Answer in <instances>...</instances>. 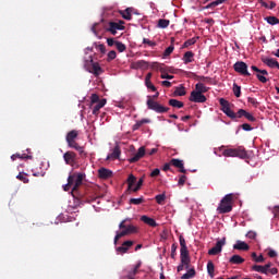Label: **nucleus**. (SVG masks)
<instances>
[{
	"instance_id": "nucleus-1",
	"label": "nucleus",
	"mask_w": 279,
	"mask_h": 279,
	"mask_svg": "<svg viewBox=\"0 0 279 279\" xmlns=\"http://www.w3.org/2000/svg\"><path fill=\"white\" fill-rule=\"evenodd\" d=\"M219 104L221 106L220 110L223 112V114L233 121H236V119H243V117L247 119V121H251V123L256 121V118L253 117L252 113L245 111V109H240L238 112H234V110H232V105L230 101L226 100V98H220Z\"/></svg>"
},
{
	"instance_id": "nucleus-2",
	"label": "nucleus",
	"mask_w": 279,
	"mask_h": 279,
	"mask_svg": "<svg viewBox=\"0 0 279 279\" xmlns=\"http://www.w3.org/2000/svg\"><path fill=\"white\" fill-rule=\"evenodd\" d=\"M86 174L84 172H75L68 178V183L63 185V191H77L82 182H84Z\"/></svg>"
},
{
	"instance_id": "nucleus-3",
	"label": "nucleus",
	"mask_w": 279,
	"mask_h": 279,
	"mask_svg": "<svg viewBox=\"0 0 279 279\" xmlns=\"http://www.w3.org/2000/svg\"><path fill=\"white\" fill-rule=\"evenodd\" d=\"M119 228L122 231H120V232L117 231L116 236H114V245H117V242L122 236H128V234H136V232H138V227H136L134 225L125 226V220H122L120 222Z\"/></svg>"
},
{
	"instance_id": "nucleus-4",
	"label": "nucleus",
	"mask_w": 279,
	"mask_h": 279,
	"mask_svg": "<svg viewBox=\"0 0 279 279\" xmlns=\"http://www.w3.org/2000/svg\"><path fill=\"white\" fill-rule=\"evenodd\" d=\"M77 136H80V132H77L76 130H72L66 134L65 141L68 143V147L75 149L82 156V154H84V147L80 146V144L75 142Z\"/></svg>"
},
{
	"instance_id": "nucleus-5",
	"label": "nucleus",
	"mask_w": 279,
	"mask_h": 279,
	"mask_svg": "<svg viewBox=\"0 0 279 279\" xmlns=\"http://www.w3.org/2000/svg\"><path fill=\"white\" fill-rule=\"evenodd\" d=\"M232 199H233L232 194L225 195L217 207V213L219 215H226L228 213H232Z\"/></svg>"
},
{
	"instance_id": "nucleus-6",
	"label": "nucleus",
	"mask_w": 279,
	"mask_h": 279,
	"mask_svg": "<svg viewBox=\"0 0 279 279\" xmlns=\"http://www.w3.org/2000/svg\"><path fill=\"white\" fill-rule=\"evenodd\" d=\"M143 182H145V177H141L136 182V177L132 173L129 174L126 179L129 193H138V191H141V187L143 186Z\"/></svg>"
},
{
	"instance_id": "nucleus-7",
	"label": "nucleus",
	"mask_w": 279,
	"mask_h": 279,
	"mask_svg": "<svg viewBox=\"0 0 279 279\" xmlns=\"http://www.w3.org/2000/svg\"><path fill=\"white\" fill-rule=\"evenodd\" d=\"M106 104V98L99 99V96L97 94H92L89 108L92 109V113L95 114V117L99 114V110L104 108Z\"/></svg>"
},
{
	"instance_id": "nucleus-8",
	"label": "nucleus",
	"mask_w": 279,
	"mask_h": 279,
	"mask_svg": "<svg viewBox=\"0 0 279 279\" xmlns=\"http://www.w3.org/2000/svg\"><path fill=\"white\" fill-rule=\"evenodd\" d=\"M222 156L226 158H247V151H245V148L239 147V148H228L222 150Z\"/></svg>"
},
{
	"instance_id": "nucleus-9",
	"label": "nucleus",
	"mask_w": 279,
	"mask_h": 279,
	"mask_svg": "<svg viewBox=\"0 0 279 279\" xmlns=\"http://www.w3.org/2000/svg\"><path fill=\"white\" fill-rule=\"evenodd\" d=\"M146 106H147L148 110H154V112H157L158 114L169 112V108H167V107L158 104V101H155L154 99H151V96H148Z\"/></svg>"
},
{
	"instance_id": "nucleus-10",
	"label": "nucleus",
	"mask_w": 279,
	"mask_h": 279,
	"mask_svg": "<svg viewBox=\"0 0 279 279\" xmlns=\"http://www.w3.org/2000/svg\"><path fill=\"white\" fill-rule=\"evenodd\" d=\"M223 245H226V238L218 240L216 245L208 251L209 256H217V254H221Z\"/></svg>"
},
{
	"instance_id": "nucleus-11",
	"label": "nucleus",
	"mask_w": 279,
	"mask_h": 279,
	"mask_svg": "<svg viewBox=\"0 0 279 279\" xmlns=\"http://www.w3.org/2000/svg\"><path fill=\"white\" fill-rule=\"evenodd\" d=\"M233 69L236 73H240V75H246L250 77V72L247 71V63L243 61H238L234 63Z\"/></svg>"
},
{
	"instance_id": "nucleus-12",
	"label": "nucleus",
	"mask_w": 279,
	"mask_h": 279,
	"mask_svg": "<svg viewBox=\"0 0 279 279\" xmlns=\"http://www.w3.org/2000/svg\"><path fill=\"white\" fill-rule=\"evenodd\" d=\"M123 29H125V26H124V22H123V21L109 23V32H110L113 36H117V32H123Z\"/></svg>"
},
{
	"instance_id": "nucleus-13",
	"label": "nucleus",
	"mask_w": 279,
	"mask_h": 279,
	"mask_svg": "<svg viewBox=\"0 0 279 279\" xmlns=\"http://www.w3.org/2000/svg\"><path fill=\"white\" fill-rule=\"evenodd\" d=\"M63 160L65 165H69L70 167H75V163L77 162V155L74 151H66L63 155Z\"/></svg>"
},
{
	"instance_id": "nucleus-14",
	"label": "nucleus",
	"mask_w": 279,
	"mask_h": 279,
	"mask_svg": "<svg viewBox=\"0 0 279 279\" xmlns=\"http://www.w3.org/2000/svg\"><path fill=\"white\" fill-rule=\"evenodd\" d=\"M179 242L181 245L180 256H181L183 263H186V256H189V247H186V240H184L183 236H180Z\"/></svg>"
},
{
	"instance_id": "nucleus-15",
	"label": "nucleus",
	"mask_w": 279,
	"mask_h": 279,
	"mask_svg": "<svg viewBox=\"0 0 279 279\" xmlns=\"http://www.w3.org/2000/svg\"><path fill=\"white\" fill-rule=\"evenodd\" d=\"M190 101H193L194 104H204L206 102V96L199 92L193 90L190 96Z\"/></svg>"
},
{
	"instance_id": "nucleus-16",
	"label": "nucleus",
	"mask_w": 279,
	"mask_h": 279,
	"mask_svg": "<svg viewBox=\"0 0 279 279\" xmlns=\"http://www.w3.org/2000/svg\"><path fill=\"white\" fill-rule=\"evenodd\" d=\"M131 69H134L135 71H147V69H149V62L145 60L135 61L131 64Z\"/></svg>"
},
{
	"instance_id": "nucleus-17",
	"label": "nucleus",
	"mask_w": 279,
	"mask_h": 279,
	"mask_svg": "<svg viewBox=\"0 0 279 279\" xmlns=\"http://www.w3.org/2000/svg\"><path fill=\"white\" fill-rule=\"evenodd\" d=\"M132 245H134V241H125L122 243L121 246L116 248V252H118V254H128L130 247H132Z\"/></svg>"
},
{
	"instance_id": "nucleus-18",
	"label": "nucleus",
	"mask_w": 279,
	"mask_h": 279,
	"mask_svg": "<svg viewBox=\"0 0 279 279\" xmlns=\"http://www.w3.org/2000/svg\"><path fill=\"white\" fill-rule=\"evenodd\" d=\"M270 267H271V263H268L265 266L254 265L252 269L253 271H257L258 274H265V276H267V274H269Z\"/></svg>"
},
{
	"instance_id": "nucleus-19",
	"label": "nucleus",
	"mask_w": 279,
	"mask_h": 279,
	"mask_svg": "<svg viewBox=\"0 0 279 279\" xmlns=\"http://www.w3.org/2000/svg\"><path fill=\"white\" fill-rule=\"evenodd\" d=\"M121 158V147L114 146L112 153L107 156V160H119Z\"/></svg>"
},
{
	"instance_id": "nucleus-20",
	"label": "nucleus",
	"mask_w": 279,
	"mask_h": 279,
	"mask_svg": "<svg viewBox=\"0 0 279 279\" xmlns=\"http://www.w3.org/2000/svg\"><path fill=\"white\" fill-rule=\"evenodd\" d=\"M170 165L180 169L181 173H186V169H184V161L181 159H171Z\"/></svg>"
},
{
	"instance_id": "nucleus-21",
	"label": "nucleus",
	"mask_w": 279,
	"mask_h": 279,
	"mask_svg": "<svg viewBox=\"0 0 279 279\" xmlns=\"http://www.w3.org/2000/svg\"><path fill=\"white\" fill-rule=\"evenodd\" d=\"M98 178L101 180H108L109 178H112V171L110 169L100 168L98 170Z\"/></svg>"
},
{
	"instance_id": "nucleus-22",
	"label": "nucleus",
	"mask_w": 279,
	"mask_h": 279,
	"mask_svg": "<svg viewBox=\"0 0 279 279\" xmlns=\"http://www.w3.org/2000/svg\"><path fill=\"white\" fill-rule=\"evenodd\" d=\"M233 250H239L240 252H247V250H250V245L241 240H238L235 244H233Z\"/></svg>"
},
{
	"instance_id": "nucleus-23",
	"label": "nucleus",
	"mask_w": 279,
	"mask_h": 279,
	"mask_svg": "<svg viewBox=\"0 0 279 279\" xmlns=\"http://www.w3.org/2000/svg\"><path fill=\"white\" fill-rule=\"evenodd\" d=\"M92 70H89V73H93L94 75H101L104 73V70H101V65L99 63L94 62L93 59H90Z\"/></svg>"
},
{
	"instance_id": "nucleus-24",
	"label": "nucleus",
	"mask_w": 279,
	"mask_h": 279,
	"mask_svg": "<svg viewBox=\"0 0 279 279\" xmlns=\"http://www.w3.org/2000/svg\"><path fill=\"white\" fill-rule=\"evenodd\" d=\"M145 156V147H140L137 153L129 159V162H138L141 158Z\"/></svg>"
},
{
	"instance_id": "nucleus-25",
	"label": "nucleus",
	"mask_w": 279,
	"mask_h": 279,
	"mask_svg": "<svg viewBox=\"0 0 279 279\" xmlns=\"http://www.w3.org/2000/svg\"><path fill=\"white\" fill-rule=\"evenodd\" d=\"M140 219L143 221V223H146V226H150V228H156L158 226V222H156L154 218H150L146 215L141 216Z\"/></svg>"
},
{
	"instance_id": "nucleus-26",
	"label": "nucleus",
	"mask_w": 279,
	"mask_h": 279,
	"mask_svg": "<svg viewBox=\"0 0 279 279\" xmlns=\"http://www.w3.org/2000/svg\"><path fill=\"white\" fill-rule=\"evenodd\" d=\"M181 258V264L177 267V271H184V267L185 269H189V265H191V257L189 255H186V262H184L182 259V256L180 255Z\"/></svg>"
},
{
	"instance_id": "nucleus-27",
	"label": "nucleus",
	"mask_w": 279,
	"mask_h": 279,
	"mask_svg": "<svg viewBox=\"0 0 279 279\" xmlns=\"http://www.w3.org/2000/svg\"><path fill=\"white\" fill-rule=\"evenodd\" d=\"M264 64H267L270 69H279V63L274 58H266L263 60Z\"/></svg>"
},
{
	"instance_id": "nucleus-28",
	"label": "nucleus",
	"mask_w": 279,
	"mask_h": 279,
	"mask_svg": "<svg viewBox=\"0 0 279 279\" xmlns=\"http://www.w3.org/2000/svg\"><path fill=\"white\" fill-rule=\"evenodd\" d=\"M145 86L146 88L153 90V93H156V86L154 84H151V73L146 74L145 77Z\"/></svg>"
},
{
	"instance_id": "nucleus-29",
	"label": "nucleus",
	"mask_w": 279,
	"mask_h": 279,
	"mask_svg": "<svg viewBox=\"0 0 279 279\" xmlns=\"http://www.w3.org/2000/svg\"><path fill=\"white\" fill-rule=\"evenodd\" d=\"M229 263L231 265H242V263H245V258L241 257V255H233L230 257Z\"/></svg>"
},
{
	"instance_id": "nucleus-30",
	"label": "nucleus",
	"mask_w": 279,
	"mask_h": 279,
	"mask_svg": "<svg viewBox=\"0 0 279 279\" xmlns=\"http://www.w3.org/2000/svg\"><path fill=\"white\" fill-rule=\"evenodd\" d=\"M132 12H134V9L128 8L124 11H121L120 14L125 21H132Z\"/></svg>"
},
{
	"instance_id": "nucleus-31",
	"label": "nucleus",
	"mask_w": 279,
	"mask_h": 279,
	"mask_svg": "<svg viewBox=\"0 0 279 279\" xmlns=\"http://www.w3.org/2000/svg\"><path fill=\"white\" fill-rule=\"evenodd\" d=\"M266 75H268L267 70H260L257 72L256 77L262 82V84H266L267 82Z\"/></svg>"
},
{
	"instance_id": "nucleus-32",
	"label": "nucleus",
	"mask_w": 279,
	"mask_h": 279,
	"mask_svg": "<svg viewBox=\"0 0 279 279\" xmlns=\"http://www.w3.org/2000/svg\"><path fill=\"white\" fill-rule=\"evenodd\" d=\"M141 265H143V263L141 260L137 262V264L134 266L133 270L129 272V275H128L129 279H134V276H136V274H138V269H141Z\"/></svg>"
},
{
	"instance_id": "nucleus-33",
	"label": "nucleus",
	"mask_w": 279,
	"mask_h": 279,
	"mask_svg": "<svg viewBox=\"0 0 279 279\" xmlns=\"http://www.w3.org/2000/svg\"><path fill=\"white\" fill-rule=\"evenodd\" d=\"M207 274L210 278H215V264L213 260L207 263Z\"/></svg>"
},
{
	"instance_id": "nucleus-34",
	"label": "nucleus",
	"mask_w": 279,
	"mask_h": 279,
	"mask_svg": "<svg viewBox=\"0 0 279 279\" xmlns=\"http://www.w3.org/2000/svg\"><path fill=\"white\" fill-rule=\"evenodd\" d=\"M194 53L193 51H187L184 53L183 56V62L184 64H190V62H193V58H194Z\"/></svg>"
},
{
	"instance_id": "nucleus-35",
	"label": "nucleus",
	"mask_w": 279,
	"mask_h": 279,
	"mask_svg": "<svg viewBox=\"0 0 279 279\" xmlns=\"http://www.w3.org/2000/svg\"><path fill=\"white\" fill-rule=\"evenodd\" d=\"M264 21H266L268 25H279V19L276 16H266Z\"/></svg>"
},
{
	"instance_id": "nucleus-36",
	"label": "nucleus",
	"mask_w": 279,
	"mask_h": 279,
	"mask_svg": "<svg viewBox=\"0 0 279 279\" xmlns=\"http://www.w3.org/2000/svg\"><path fill=\"white\" fill-rule=\"evenodd\" d=\"M169 106H172V108H184V102H182L178 99H170Z\"/></svg>"
},
{
	"instance_id": "nucleus-37",
	"label": "nucleus",
	"mask_w": 279,
	"mask_h": 279,
	"mask_svg": "<svg viewBox=\"0 0 279 279\" xmlns=\"http://www.w3.org/2000/svg\"><path fill=\"white\" fill-rule=\"evenodd\" d=\"M196 93H208V87L204 85V83H197L195 85V90Z\"/></svg>"
},
{
	"instance_id": "nucleus-38",
	"label": "nucleus",
	"mask_w": 279,
	"mask_h": 279,
	"mask_svg": "<svg viewBox=\"0 0 279 279\" xmlns=\"http://www.w3.org/2000/svg\"><path fill=\"white\" fill-rule=\"evenodd\" d=\"M170 23L171 22L169 20L160 19L158 21L157 27H159L160 29H167V27H169Z\"/></svg>"
},
{
	"instance_id": "nucleus-39",
	"label": "nucleus",
	"mask_w": 279,
	"mask_h": 279,
	"mask_svg": "<svg viewBox=\"0 0 279 279\" xmlns=\"http://www.w3.org/2000/svg\"><path fill=\"white\" fill-rule=\"evenodd\" d=\"M174 95L177 97H184V95H186V89L184 88V86L180 85L179 87L175 88Z\"/></svg>"
},
{
	"instance_id": "nucleus-40",
	"label": "nucleus",
	"mask_w": 279,
	"mask_h": 279,
	"mask_svg": "<svg viewBox=\"0 0 279 279\" xmlns=\"http://www.w3.org/2000/svg\"><path fill=\"white\" fill-rule=\"evenodd\" d=\"M228 0H216L205 7V10H210V8H217V5H221V3H226Z\"/></svg>"
},
{
	"instance_id": "nucleus-41",
	"label": "nucleus",
	"mask_w": 279,
	"mask_h": 279,
	"mask_svg": "<svg viewBox=\"0 0 279 279\" xmlns=\"http://www.w3.org/2000/svg\"><path fill=\"white\" fill-rule=\"evenodd\" d=\"M260 5L263 7V8H266L267 10H274V8H276V2H270V3H267V2H265V1H263V0H260Z\"/></svg>"
},
{
	"instance_id": "nucleus-42",
	"label": "nucleus",
	"mask_w": 279,
	"mask_h": 279,
	"mask_svg": "<svg viewBox=\"0 0 279 279\" xmlns=\"http://www.w3.org/2000/svg\"><path fill=\"white\" fill-rule=\"evenodd\" d=\"M155 199H156L157 204L162 205L165 203V201L167 199V195L165 193L156 195Z\"/></svg>"
},
{
	"instance_id": "nucleus-43",
	"label": "nucleus",
	"mask_w": 279,
	"mask_h": 279,
	"mask_svg": "<svg viewBox=\"0 0 279 279\" xmlns=\"http://www.w3.org/2000/svg\"><path fill=\"white\" fill-rule=\"evenodd\" d=\"M116 48L118 49V51L120 53H123V51H125V49H128V47H125V44H123L121 41H116Z\"/></svg>"
},
{
	"instance_id": "nucleus-44",
	"label": "nucleus",
	"mask_w": 279,
	"mask_h": 279,
	"mask_svg": "<svg viewBox=\"0 0 279 279\" xmlns=\"http://www.w3.org/2000/svg\"><path fill=\"white\" fill-rule=\"evenodd\" d=\"M184 278H195V268H190L183 275Z\"/></svg>"
},
{
	"instance_id": "nucleus-45",
	"label": "nucleus",
	"mask_w": 279,
	"mask_h": 279,
	"mask_svg": "<svg viewBox=\"0 0 279 279\" xmlns=\"http://www.w3.org/2000/svg\"><path fill=\"white\" fill-rule=\"evenodd\" d=\"M16 179L23 182L24 184H27L29 182V179H27V175L21 172L16 175Z\"/></svg>"
},
{
	"instance_id": "nucleus-46",
	"label": "nucleus",
	"mask_w": 279,
	"mask_h": 279,
	"mask_svg": "<svg viewBox=\"0 0 279 279\" xmlns=\"http://www.w3.org/2000/svg\"><path fill=\"white\" fill-rule=\"evenodd\" d=\"M233 95L235 97H241V86H239L238 84H233Z\"/></svg>"
},
{
	"instance_id": "nucleus-47",
	"label": "nucleus",
	"mask_w": 279,
	"mask_h": 279,
	"mask_svg": "<svg viewBox=\"0 0 279 279\" xmlns=\"http://www.w3.org/2000/svg\"><path fill=\"white\" fill-rule=\"evenodd\" d=\"M144 199L143 197L140 198H131L130 204H134V206H138L140 204H143Z\"/></svg>"
},
{
	"instance_id": "nucleus-48",
	"label": "nucleus",
	"mask_w": 279,
	"mask_h": 279,
	"mask_svg": "<svg viewBox=\"0 0 279 279\" xmlns=\"http://www.w3.org/2000/svg\"><path fill=\"white\" fill-rule=\"evenodd\" d=\"M268 210H270V213H272L274 217H278V215H279V205H277L275 207H268Z\"/></svg>"
},
{
	"instance_id": "nucleus-49",
	"label": "nucleus",
	"mask_w": 279,
	"mask_h": 279,
	"mask_svg": "<svg viewBox=\"0 0 279 279\" xmlns=\"http://www.w3.org/2000/svg\"><path fill=\"white\" fill-rule=\"evenodd\" d=\"M195 43H197V39L194 37V38H191V39H187L184 44H183V47H191V45H195Z\"/></svg>"
},
{
	"instance_id": "nucleus-50",
	"label": "nucleus",
	"mask_w": 279,
	"mask_h": 279,
	"mask_svg": "<svg viewBox=\"0 0 279 279\" xmlns=\"http://www.w3.org/2000/svg\"><path fill=\"white\" fill-rule=\"evenodd\" d=\"M185 183H186V175H181L178 181L179 186H184Z\"/></svg>"
},
{
	"instance_id": "nucleus-51",
	"label": "nucleus",
	"mask_w": 279,
	"mask_h": 279,
	"mask_svg": "<svg viewBox=\"0 0 279 279\" xmlns=\"http://www.w3.org/2000/svg\"><path fill=\"white\" fill-rule=\"evenodd\" d=\"M117 58V51L111 50L108 52V60H114Z\"/></svg>"
},
{
	"instance_id": "nucleus-52",
	"label": "nucleus",
	"mask_w": 279,
	"mask_h": 279,
	"mask_svg": "<svg viewBox=\"0 0 279 279\" xmlns=\"http://www.w3.org/2000/svg\"><path fill=\"white\" fill-rule=\"evenodd\" d=\"M173 49H174V47L173 46H169L166 50H165V52H163V56H171V53H173Z\"/></svg>"
},
{
	"instance_id": "nucleus-53",
	"label": "nucleus",
	"mask_w": 279,
	"mask_h": 279,
	"mask_svg": "<svg viewBox=\"0 0 279 279\" xmlns=\"http://www.w3.org/2000/svg\"><path fill=\"white\" fill-rule=\"evenodd\" d=\"M160 175V169L156 168L150 172V178H158Z\"/></svg>"
},
{
	"instance_id": "nucleus-54",
	"label": "nucleus",
	"mask_w": 279,
	"mask_h": 279,
	"mask_svg": "<svg viewBox=\"0 0 279 279\" xmlns=\"http://www.w3.org/2000/svg\"><path fill=\"white\" fill-rule=\"evenodd\" d=\"M16 158L25 159V158H29V156L20 155V154H16V155H12V156H11V160H16Z\"/></svg>"
},
{
	"instance_id": "nucleus-55",
	"label": "nucleus",
	"mask_w": 279,
	"mask_h": 279,
	"mask_svg": "<svg viewBox=\"0 0 279 279\" xmlns=\"http://www.w3.org/2000/svg\"><path fill=\"white\" fill-rule=\"evenodd\" d=\"M242 130H244V132H252L253 128L252 125L244 123L242 124Z\"/></svg>"
},
{
	"instance_id": "nucleus-56",
	"label": "nucleus",
	"mask_w": 279,
	"mask_h": 279,
	"mask_svg": "<svg viewBox=\"0 0 279 279\" xmlns=\"http://www.w3.org/2000/svg\"><path fill=\"white\" fill-rule=\"evenodd\" d=\"M268 256L270 257V258H276V256H278V253L275 251V250H269L268 251Z\"/></svg>"
},
{
	"instance_id": "nucleus-57",
	"label": "nucleus",
	"mask_w": 279,
	"mask_h": 279,
	"mask_svg": "<svg viewBox=\"0 0 279 279\" xmlns=\"http://www.w3.org/2000/svg\"><path fill=\"white\" fill-rule=\"evenodd\" d=\"M246 239H256V232L254 231H248L246 233Z\"/></svg>"
},
{
	"instance_id": "nucleus-58",
	"label": "nucleus",
	"mask_w": 279,
	"mask_h": 279,
	"mask_svg": "<svg viewBox=\"0 0 279 279\" xmlns=\"http://www.w3.org/2000/svg\"><path fill=\"white\" fill-rule=\"evenodd\" d=\"M268 274H271V276H276V274H278V268L274 267V268H268Z\"/></svg>"
},
{
	"instance_id": "nucleus-59",
	"label": "nucleus",
	"mask_w": 279,
	"mask_h": 279,
	"mask_svg": "<svg viewBox=\"0 0 279 279\" xmlns=\"http://www.w3.org/2000/svg\"><path fill=\"white\" fill-rule=\"evenodd\" d=\"M161 80H173V75H170V74H161Z\"/></svg>"
},
{
	"instance_id": "nucleus-60",
	"label": "nucleus",
	"mask_w": 279,
	"mask_h": 279,
	"mask_svg": "<svg viewBox=\"0 0 279 279\" xmlns=\"http://www.w3.org/2000/svg\"><path fill=\"white\" fill-rule=\"evenodd\" d=\"M161 86H166V88H171V82L169 81H162Z\"/></svg>"
},
{
	"instance_id": "nucleus-61",
	"label": "nucleus",
	"mask_w": 279,
	"mask_h": 279,
	"mask_svg": "<svg viewBox=\"0 0 279 279\" xmlns=\"http://www.w3.org/2000/svg\"><path fill=\"white\" fill-rule=\"evenodd\" d=\"M144 45H149L150 47H154V43L147 38L143 39Z\"/></svg>"
},
{
	"instance_id": "nucleus-62",
	"label": "nucleus",
	"mask_w": 279,
	"mask_h": 279,
	"mask_svg": "<svg viewBox=\"0 0 279 279\" xmlns=\"http://www.w3.org/2000/svg\"><path fill=\"white\" fill-rule=\"evenodd\" d=\"M116 43H117V41H114V39H112V38H108V39H107V45H108L109 47H112V45H116Z\"/></svg>"
},
{
	"instance_id": "nucleus-63",
	"label": "nucleus",
	"mask_w": 279,
	"mask_h": 279,
	"mask_svg": "<svg viewBox=\"0 0 279 279\" xmlns=\"http://www.w3.org/2000/svg\"><path fill=\"white\" fill-rule=\"evenodd\" d=\"M143 124L141 123V120H138L134 126H133V130H138V128H141Z\"/></svg>"
},
{
	"instance_id": "nucleus-64",
	"label": "nucleus",
	"mask_w": 279,
	"mask_h": 279,
	"mask_svg": "<svg viewBox=\"0 0 279 279\" xmlns=\"http://www.w3.org/2000/svg\"><path fill=\"white\" fill-rule=\"evenodd\" d=\"M169 169H171V162L165 163L163 171H169Z\"/></svg>"
}]
</instances>
